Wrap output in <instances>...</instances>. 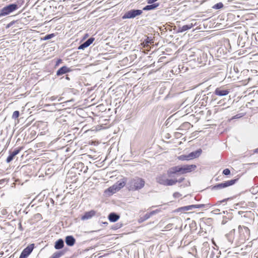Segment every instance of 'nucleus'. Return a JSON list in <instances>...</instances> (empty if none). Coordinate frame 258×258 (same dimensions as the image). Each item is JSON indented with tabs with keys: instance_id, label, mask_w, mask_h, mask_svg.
Wrapping results in <instances>:
<instances>
[{
	"instance_id": "obj_1",
	"label": "nucleus",
	"mask_w": 258,
	"mask_h": 258,
	"mask_svg": "<svg viewBox=\"0 0 258 258\" xmlns=\"http://www.w3.org/2000/svg\"><path fill=\"white\" fill-rule=\"evenodd\" d=\"M145 181L144 179L135 177L131 178L127 183L128 189L130 190H139L145 186Z\"/></svg>"
},
{
	"instance_id": "obj_2",
	"label": "nucleus",
	"mask_w": 258,
	"mask_h": 258,
	"mask_svg": "<svg viewBox=\"0 0 258 258\" xmlns=\"http://www.w3.org/2000/svg\"><path fill=\"white\" fill-rule=\"evenodd\" d=\"M156 180L160 184L164 186H171L175 184V182L173 180V179H168L165 173L158 175L156 177Z\"/></svg>"
},
{
	"instance_id": "obj_3",
	"label": "nucleus",
	"mask_w": 258,
	"mask_h": 258,
	"mask_svg": "<svg viewBox=\"0 0 258 258\" xmlns=\"http://www.w3.org/2000/svg\"><path fill=\"white\" fill-rule=\"evenodd\" d=\"M238 233L239 235L237 240L239 242L243 243L246 239L249 237L250 231L247 227L239 225L238 226Z\"/></svg>"
},
{
	"instance_id": "obj_4",
	"label": "nucleus",
	"mask_w": 258,
	"mask_h": 258,
	"mask_svg": "<svg viewBox=\"0 0 258 258\" xmlns=\"http://www.w3.org/2000/svg\"><path fill=\"white\" fill-rule=\"evenodd\" d=\"M18 9V6L16 4H10L6 7H4L0 13V17L5 16L10 14Z\"/></svg>"
},
{
	"instance_id": "obj_5",
	"label": "nucleus",
	"mask_w": 258,
	"mask_h": 258,
	"mask_svg": "<svg viewBox=\"0 0 258 258\" xmlns=\"http://www.w3.org/2000/svg\"><path fill=\"white\" fill-rule=\"evenodd\" d=\"M143 13L142 10H132L126 13L122 16L123 19L134 18L137 16L141 15Z\"/></svg>"
},
{
	"instance_id": "obj_6",
	"label": "nucleus",
	"mask_w": 258,
	"mask_h": 258,
	"mask_svg": "<svg viewBox=\"0 0 258 258\" xmlns=\"http://www.w3.org/2000/svg\"><path fill=\"white\" fill-rule=\"evenodd\" d=\"M237 179H231L230 180L226 181L223 183L218 184L212 187L213 190H217L222 189L231 185H233L236 182Z\"/></svg>"
},
{
	"instance_id": "obj_7",
	"label": "nucleus",
	"mask_w": 258,
	"mask_h": 258,
	"mask_svg": "<svg viewBox=\"0 0 258 258\" xmlns=\"http://www.w3.org/2000/svg\"><path fill=\"white\" fill-rule=\"evenodd\" d=\"M205 205L204 204H198V205H191L189 206H186L180 207L178 208L176 211L177 212H180L182 213H185L187 211L192 210L195 208H201L204 207Z\"/></svg>"
},
{
	"instance_id": "obj_8",
	"label": "nucleus",
	"mask_w": 258,
	"mask_h": 258,
	"mask_svg": "<svg viewBox=\"0 0 258 258\" xmlns=\"http://www.w3.org/2000/svg\"><path fill=\"white\" fill-rule=\"evenodd\" d=\"M34 248V244H30L27 246L21 252L19 258H27L31 253Z\"/></svg>"
},
{
	"instance_id": "obj_9",
	"label": "nucleus",
	"mask_w": 258,
	"mask_h": 258,
	"mask_svg": "<svg viewBox=\"0 0 258 258\" xmlns=\"http://www.w3.org/2000/svg\"><path fill=\"white\" fill-rule=\"evenodd\" d=\"M196 168L195 165H185L180 166V172L182 174L191 172Z\"/></svg>"
},
{
	"instance_id": "obj_10",
	"label": "nucleus",
	"mask_w": 258,
	"mask_h": 258,
	"mask_svg": "<svg viewBox=\"0 0 258 258\" xmlns=\"http://www.w3.org/2000/svg\"><path fill=\"white\" fill-rule=\"evenodd\" d=\"M214 93L216 95L222 96L228 94L229 91L228 89H225L223 87H219L216 89Z\"/></svg>"
},
{
	"instance_id": "obj_11",
	"label": "nucleus",
	"mask_w": 258,
	"mask_h": 258,
	"mask_svg": "<svg viewBox=\"0 0 258 258\" xmlns=\"http://www.w3.org/2000/svg\"><path fill=\"white\" fill-rule=\"evenodd\" d=\"M94 38L91 37L89 38L86 41L81 44L79 47V49H84L85 48L88 47L90 45H91L93 42L94 41Z\"/></svg>"
},
{
	"instance_id": "obj_12",
	"label": "nucleus",
	"mask_w": 258,
	"mask_h": 258,
	"mask_svg": "<svg viewBox=\"0 0 258 258\" xmlns=\"http://www.w3.org/2000/svg\"><path fill=\"white\" fill-rule=\"evenodd\" d=\"M21 150V148H20L18 149H15L14 151H13L12 152H11L10 154V155L8 157L7 159V162L8 163L12 161L15 156H16L17 154L19 153L20 151Z\"/></svg>"
},
{
	"instance_id": "obj_13",
	"label": "nucleus",
	"mask_w": 258,
	"mask_h": 258,
	"mask_svg": "<svg viewBox=\"0 0 258 258\" xmlns=\"http://www.w3.org/2000/svg\"><path fill=\"white\" fill-rule=\"evenodd\" d=\"M180 166H176L169 168L167 171L168 176H172V174L180 172Z\"/></svg>"
},
{
	"instance_id": "obj_14",
	"label": "nucleus",
	"mask_w": 258,
	"mask_h": 258,
	"mask_svg": "<svg viewBox=\"0 0 258 258\" xmlns=\"http://www.w3.org/2000/svg\"><path fill=\"white\" fill-rule=\"evenodd\" d=\"M96 214V212L94 210H91L89 212H87L85 213V214L82 217V220H88L91 219L94 216H95Z\"/></svg>"
},
{
	"instance_id": "obj_15",
	"label": "nucleus",
	"mask_w": 258,
	"mask_h": 258,
	"mask_svg": "<svg viewBox=\"0 0 258 258\" xmlns=\"http://www.w3.org/2000/svg\"><path fill=\"white\" fill-rule=\"evenodd\" d=\"M202 152V149H199L196 151H194V152H191L190 153H189L188 154V157H189L190 160L198 158L201 155Z\"/></svg>"
},
{
	"instance_id": "obj_16",
	"label": "nucleus",
	"mask_w": 258,
	"mask_h": 258,
	"mask_svg": "<svg viewBox=\"0 0 258 258\" xmlns=\"http://www.w3.org/2000/svg\"><path fill=\"white\" fill-rule=\"evenodd\" d=\"M71 71V70L70 68H68L66 66H63L62 67L60 68L56 72V75L57 76H61L62 75H63L68 72H70Z\"/></svg>"
},
{
	"instance_id": "obj_17",
	"label": "nucleus",
	"mask_w": 258,
	"mask_h": 258,
	"mask_svg": "<svg viewBox=\"0 0 258 258\" xmlns=\"http://www.w3.org/2000/svg\"><path fill=\"white\" fill-rule=\"evenodd\" d=\"M66 243L68 246H72L74 245L75 239L72 236H67L66 237Z\"/></svg>"
},
{
	"instance_id": "obj_18",
	"label": "nucleus",
	"mask_w": 258,
	"mask_h": 258,
	"mask_svg": "<svg viewBox=\"0 0 258 258\" xmlns=\"http://www.w3.org/2000/svg\"><path fill=\"white\" fill-rule=\"evenodd\" d=\"M235 232V230L234 229L231 230L228 234L226 235V237L229 242L232 243L234 239Z\"/></svg>"
},
{
	"instance_id": "obj_19",
	"label": "nucleus",
	"mask_w": 258,
	"mask_h": 258,
	"mask_svg": "<svg viewBox=\"0 0 258 258\" xmlns=\"http://www.w3.org/2000/svg\"><path fill=\"white\" fill-rule=\"evenodd\" d=\"M194 26V25L192 23H191L188 25H184L182 27H180L178 28V32H183L187 30L191 29Z\"/></svg>"
},
{
	"instance_id": "obj_20",
	"label": "nucleus",
	"mask_w": 258,
	"mask_h": 258,
	"mask_svg": "<svg viewBox=\"0 0 258 258\" xmlns=\"http://www.w3.org/2000/svg\"><path fill=\"white\" fill-rule=\"evenodd\" d=\"M119 218V216L115 213H111L108 215V219L110 222H114Z\"/></svg>"
},
{
	"instance_id": "obj_21",
	"label": "nucleus",
	"mask_w": 258,
	"mask_h": 258,
	"mask_svg": "<svg viewBox=\"0 0 258 258\" xmlns=\"http://www.w3.org/2000/svg\"><path fill=\"white\" fill-rule=\"evenodd\" d=\"M64 246V242L62 239H59L55 243L54 247L56 249L62 248Z\"/></svg>"
},
{
	"instance_id": "obj_22",
	"label": "nucleus",
	"mask_w": 258,
	"mask_h": 258,
	"mask_svg": "<svg viewBox=\"0 0 258 258\" xmlns=\"http://www.w3.org/2000/svg\"><path fill=\"white\" fill-rule=\"evenodd\" d=\"M159 6V4H153L150 5H147L143 8V10L144 11H150L151 10L155 9L157 7Z\"/></svg>"
},
{
	"instance_id": "obj_23",
	"label": "nucleus",
	"mask_w": 258,
	"mask_h": 258,
	"mask_svg": "<svg viewBox=\"0 0 258 258\" xmlns=\"http://www.w3.org/2000/svg\"><path fill=\"white\" fill-rule=\"evenodd\" d=\"M120 189L118 187H117L116 183L113 184L112 186H110L108 188V190L111 192L112 194H114L117 191H118Z\"/></svg>"
},
{
	"instance_id": "obj_24",
	"label": "nucleus",
	"mask_w": 258,
	"mask_h": 258,
	"mask_svg": "<svg viewBox=\"0 0 258 258\" xmlns=\"http://www.w3.org/2000/svg\"><path fill=\"white\" fill-rule=\"evenodd\" d=\"M115 183L120 189L125 185V182L124 181H118Z\"/></svg>"
},
{
	"instance_id": "obj_25",
	"label": "nucleus",
	"mask_w": 258,
	"mask_h": 258,
	"mask_svg": "<svg viewBox=\"0 0 258 258\" xmlns=\"http://www.w3.org/2000/svg\"><path fill=\"white\" fill-rule=\"evenodd\" d=\"M178 159L180 160H190L189 157H188V155H180L178 157Z\"/></svg>"
},
{
	"instance_id": "obj_26",
	"label": "nucleus",
	"mask_w": 258,
	"mask_h": 258,
	"mask_svg": "<svg viewBox=\"0 0 258 258\" xmlns=\"http://www.w3.org/2000/svg\"><path fill=\"white\" fill-rule=\"evenodd\" d=\"M223 4L222 3H219L213 6V8L214 9H220L223 8Z\"/></svg>"
},
{
	"instance_id": "obj_27",
	"label": "nucleus",
	"mask_w": 258,
	"mask_h": 258,
	"mask_svg": "<svg viewBox=\"0 0 258 258\" xmlns=\"http://www.w3.org/2000/svg\"><path fill=\"white\" fill-rule=\"evenodd\" d=\"M54 36V34H48V35H46L45 36H44V38H43V39L44 40H48V39H50L53 38Z\"/></svg>"
},
{
	"instance_id": "obj_28",
	"label": "nucleus",
	"mask_w": 258,
	"mask_h": 258,
	"mask_svg": "<svg viewBox=\"0 0 258 258\" xmlns=\"http://www.w3.org/2000/svg\"><path fill=\"white\" fill-rule=\"evenodd\" d=\"M19 116V111H15L13 112V114L12 115V118L13 119H16L18 118Z\"/></svg>"
},
{
	"instance_id": "obj_29",
	"label": "nucleus",
	"mask_w": 258,
	"mask_h": 258,
	"mask_svg": "<svg viewBox=\"0 0 258 258\" xmlns=\"http://www.w3.org/2000/svg\"><path fill=\"white\" fill-rule=\"evenodd\" d=\"M62 254V253L61 252H56L53 254V256L55 258H59Z\"/></svg>"
},
{
	"instance_id": "obj_30",
	"label": "nucleus",
	"mask_w": 258,
	"mask_h": 258,
	"mask_svg": "<svg viewBox=\"0 0 258 258\" xmlns=\"http://www.w3.org/2000/svg\"><path fill=\"white\" fill-rule=\"evenodd\" d=\"M223 173L225 175H228L230 174V171L229 169L226 168L223 171Z\"/></svg>"
},
{
	"instance_id": "obj_31",
	"label": "nucleus",
	"mask_w": 258,
	"mask_h": 258,
	"mask_svg": "<svg viewBox=\"0 0 258 258\" xmlns=\"http://www.w3.org/2000/svg\"><path fill=\"white\" fill-rule=\"evenodd\" d=\"M181 196V195L178 192H175L173 194V197L174 198H179Z\"/></svg>"
},
{
	"instance_id": "obj_32",
	"label": "nucleus",
	"mask_w": 258,
	"mask_h": 258,
	"mask_svg": "<svg viewBox=\"0 0 258 258\" xmlns=\"http://www.w3.org/2000/svg\"><path fill=\"white\" fill-rule=\"evenodd\" d=\"M184 179V178H180L178 179H173V180H174L175 182V184H176L177 182L180 183V182H182Z\"/></svg>"
},
{
	"instance_id": "obj_33",
	"label": "nucleus",
	"mask_w": 258,
	"mask_h": 258,
	"mask_svg": "<svg viewBox=\"0 0 258 258\" xmlns=\"http://www.w3.org/2000/svg\"><path fill=\"white\" fill-rule=\"evenodd\" d=\"M242 116H243V115H241L240 114H236L232 118V119L239 118Z\"/></svg>"
},
{
	"instance_id": "obj_34",
	"label": "nucleus",
	"mask_w": 258,
	"mask_h": 258,
	"mask_svg": "<svg viewBox=\"0 0 258 258\" xmlns=\"http://www.w3.org/2000/svg\"><path fill=\"white\" fill-rule=\"evenodd\" d=\"M228 199H224L222 201H218L216 204V205H220L221 203H223V202H225L226 201H227V200H228Z\"/></svg>"
},
{
	"instance_id": "obj_35",
	"label": "nucleus",
	"mask_w": 258,
	"mask_h": 258,
	"mask_svg": "<svg viewBox=\"0 0 258 258\" xmlns=\"http://www.w3.org/2000/svg\"><path fill=\"white\" fill-rule=\"evenodd\" d=\"M172 226H173L172 224H168V225H167L166 226L165 228L168 229H171L172 228Z\"/></svg>"
},
{
	"instance_id": "obj_36",
	"label": "nucleus",
	"mask_w": 258,
	"mask_h": 258,
	"mask_svg": "<svg viewBox=\"0 0 258 258\" xmlns=\"http://www.w3.org/2000/svg\"><path fill=\"white\" fill-rule=\"evenodd\" d=\"M158 210H156L155 211H153L152 212H151L150 213H149L150 215L151 216L154 215L155 214L157 213L158 212Z\"/></svg>"
},
{
	"instance_id": "obj_37",
	"label": "nucleus",
	"mask_w": 258,
	"mask_h": 258,
	"mask_svg": "<svg viewBox=\"0 0 258 258\" xmlns=\"http://www.w3.org/2000/svg\"><path fill=\"white\" fill-rule=\"evenodd\" d=\"M121 226H122V224H117L116 226L115 227H113V229H117L120 228Z\"/></svg>"
},
{
	"instance_id": "obj_38",
	"label": "nucleus",
	"mask_w": 258,
	"mask_h": 258,
	"mask_svg": "<svg viewBox=\"0 0 258 258\" xmlns=\"http://www.w3.org/2000/svg\"><path fill=\"white\" fill-rule=\"evenodd\" d=\"M220 211V210L218 209H215L212 211V213L217 214L218 212Z\"/></svg>"
},
{
	"instance_id": "obj_39",
	"label": "nucleus",
	"mask_w": 258,
	"mask_h": 258,
	"mask_svg": "<svg viewBox=\"0 0 258 258\" xmlns=\"http://www.w3.org/2000/svg\"><path fill=\"white\" fill-rule=\"evenodd\" d=\"M145 217L146 219H148L151 217V215L149 213H147L145 214Z\"/></svg>"
},
{
	"instance_id": "obj_40",
	"label": "nucleus",
	"mask_w": 258,
	"mask_h": 258,
	"mask_svg": "<svg viewBox=\"0 0 258 258\" xmlns=\"http://www.w3.org/2000/svg\"><path fill=\"white\" fill-rule=\"evenodd\" d=\"M184 125H186V126H189L190 124L189 122H185L184 123Z\"/></svg>"
},
{
	"instance_id": "obj_41",
	"label": "nucleus",
	"mask_w": 258,
	"mask_h": 258,
	"mask_svg": "<svg viewBox=\"0 0 258 258\" xmlns=\"http://www.w3.org/2000/svg\"><path fill=\"white\" fill-rule=\"evenodd\" d=\"M51 100L53 101V100H54L55 99V97H51Z\"/></svg>"
},
{
	"instance_id": "obj_42",
	"label": "nucleus",
	"mask_w": 258,
	"mask_h": 258,
	"mask_svg": "<svg viewBox=\"0 0 258 258\" xmlns=\"http://www.w3.org/2000/svg\"><path fill=\"white\" fill-rule=\"evenodd\" d=\"M254 152L255 153H258V148L254 150Z\"/></svg>"
},
{
	"instance_id": "obj_43",
	"label": "nucleus",
	"mask_w": 258,
	"mask_h": 258,
	"mask_svg": "<svg viewBox=\"0 0 258 258\" xmlns=\"http://www.w3.org/2000/svg\"><path fill=\"white\" fill-rule=\"evenodd\" d=\"M50 258H55L53 255L52 254V256Z\"/></svg>"
},
{
	"instance_id": "obj_44",
	"label": "nucleus",
	"mask_w": 258,
	"mask_h": 258,
	"mask_svg": "<svg viewBox=\"0 0 258 258\" xmlns=\"http://www.w3.org/2000/svg\"><path fill=\"white\" fill-rule=\"evenodd\" d=\"M146 40H151V39L150 38H149V37H148V38Z\"/></svg>"
},
{
	"instance_id": "obj_45",
	"label": "nucleus",
	"mask_w": 258,
	"mask_h": 258,
	"mask_svg": "<svg viewBox=\"0 0 258 258\" xmlns=\"http://www.w3.org/2000/svg\"><path fill=\"white\" fill-rule=\"evenodd\" d=\"M105 225H106L107 224V222L104 223Z\"/></svg>"
},
{
	"instance_id": "obj_46",
	"label": "nucleus",
	"mask_w": 258,
	"mask_h": 258,
	"mask_svg": "<svg viewBox=\"0 0 258 258\" xmlns=\"http://www.w3.org/2000/svg\"><path fill=\"white\" fill-rule=\"evenodd\" d=\"M105 225H106L107 224V222L104 223Z\"/></svg>"
}]
</instances>
